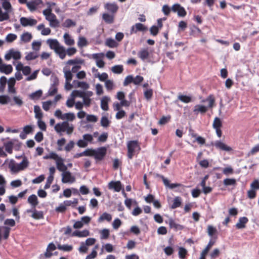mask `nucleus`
I'll return each mask as SVG.
<instances>
[{
	"label": "nucleus",
	"instance_id": "f257e3e1",
	"mask_svg": "<svg viewBox=\"0 0 259 259\" xmlns=\"http://www.w3.org/2000/svg\"><path fill=\"white\" fill-rule=\"evenodd\" d=\"M28 165L29 161L26 157L24 156L22 161L20 163H16L14 161H11L9 163V167L13 173H17L25 169Z\"/></svg>",
	"mask_w": 259,
	"mask_h": 259
},
{
	"label": "nucleus",
	"instance_id": "f03ea898",
	"mask_svg": "<svg viewBox=\"0 0 259 259\" xmlns=\"http://www.w3.org/2000/svg\"><path fill=\"white\" fill-rule=\"evenodd\" d=\"M54 128L58 133L66 132L67 134L70 135L73 132L74 127L72 124H69L68 121H65L56 124Z\"/></svg>",
	"mask_w": 259,
	"mask_h": 259
},
{
	"label": "nucleus",
	"instance_id": "7ed1b4c3",
	"mask_svg": "<svg viewBox=\"0 0 259 259\" xmlns=\"http://www.w3.org/2000/svg\"><path fill=\"white\" fill-rule=\"evenodd\" d=\"M2 5L6 11L3 13L2 9L0 8V22L8 20L10 18L9 14L12 10V5L8 1H3Z\"/></svg>",
	"mask_w": 259,
	"mask_h": 259
},
{
	"label": "nucleus",
	"instance_id": "20e7f679",
	"mask_svg": "<svg viewBox=\"0 0 259 259\" xmlns=\"http://www.w3.org/2000/svg\"><path fill=\"white\" fill-rule=\"evenodd\" d=\"M107 148L101 147L97 149H92V156H93L97 161L102 160L106 155Z\"/></svg>",
	"mask_w": 259,
	"mask_h": 259
},
{
	"label": "nucleus",
	"instance_id": "39448f33",
	"mask_svg": "<svg viewBox=\"0 0 259 259\" xmlns=\"http://www.w3.org/2000/svg\"><path fill=\"white\" fill-rule=\"evenodd\" d=\"M127 157L129 159H132L134 153L140 150V147L137 141H131L127 143Z\"/></svg>",
	"mask_w": 259,
	"mask_h": 259
},
{
	"label": "nucleus",
	"instance_id": "423d86ee",
	"mask_svg": "<svg viewBox=\"0 0 259 259\" xmlns=\"http://www.w3.org/2000/svg\"><path fill=\"white\" fill-rule=\"evenodd\" d=\"M171 11L174 13H177L180 17H184L187 14L184 8L179 4H174L171 7Z\"/></svg>",
	"mask_w": 259,
	"mask_h": 259
},
{
	"label": "nucleus",
	"instance_id": "0eeeda50",
	"mask_svg": "<svg viewBox=\"0 0 259 259\" xmlns=\"http://www.w3.org/2000/svg\"><path fill=\"white\" fill-rule=\"evenodd\" d=\"M62 182L63 183H73L75 181V178L69 171H65L62 174Z\"/></svg>",
	"mask_w": 259,
	"mask_h": 259
},
{
	"label": "nucleus",
	"instance_id": "6e6552de",
	"mask_svg": "<svg viewBox=\"0 0 259 259\" xmlns=\"http://www.w3.org/2000/svg\"><path fill=\"white\" fill-rule=\"evenodd\" d=\"M21 24L24 27L32 26L37 24L36 20L31 18L22 17L20 19Z\"/></svg>",
	"mask_w": 259,
	"mask_h": 259
},
{
	"label": "nucleus",
	"instance_id": "1a4fd4ad",
	"mask_svg": "<svg viewBox=\"0 0 259 259\" xmlns=\"http://www.w3.org/2000/svg\"><path fill=\"white\" fill-rule=\"evenodd\" d=\"M64 72L66 80L65 88L67 90H69L72 87V84L70 83V81L72 80L73 75L71 71L70 70H64Z\"/></svg>",
	"mask_w": 259,
	"mask_h": 259
},
{
	"label": "nucleus",
	"instance_id": "9d476101",
	"mask_svg": "<svg viewBox=\"0 0 259 259\" xmlns=\"http://www.w3.org/2000/svg\"><path fill=\"white\" fill-rule=\"evenodd\" d=\"M47 20L50 22V25L52 27H56L59 25V21L57 20L56 15L52 12L46 17Z\"/></svg>",
	"mask_w": 259,
	"mask_h": 259
},
{
	"label": "nucleus",
	"instance_id": "9b49d317",
	"mask_svg": "<svg viewBox=\"0 0 259 259\" xmlns=\"http://www.w3.org/2000/svg\"><path fill=\"white\" fill-rule=\"evenodd\" d=\"M108 188L114 190L115 192H119L122 189L121 183L120 181H111L108 184Z\"/></svg>",
	"mask_w": 259,
	"mask_h": 259
},
{
	"label": "nucleus",
	"instance_id": "f8f14e48",
	"mask_svg": "<svg viewBox=\"0 0 259 259\" xmlns=\"http://www.w3.org/2000/svg\"><path fill=\"white\" fill-rule=\"evenodd\" d=\"M147 30V27L140 23H136L133 25L131 29V34L137 33L138 31H145Z\"/></svg>",
	"mask_w": 259,
	"mask_h": 259
},
{
	"label": "nucleus",
	"instance_id": "ddd939ff",
	"mask_svg": "<svg viewBox=\"0 0 259 259\" xmlns=\"http://www.w3.org/2000/svg\"><path fill=\"white\" fill-rule=\"evenodd\" d=\"M214 145L216 147V148L225 151H230L232 150V148L226 145L223 142H221V141H217L215 142Z\"/></svg>",
	"mask_w": 259,
	"mask_h": 259
},
{
	"label": "nucleus",
	"instance_id": "4468645a",
	"mask_svg": "<svg viewBox=\"0 0 259 259\" xmlns=\"http://www.w3.org/2000/svg\"><path fill=\"white\" fill-rule=\"evenodd\" d=\"M12 99L13 102L11 101L10 102L11 106L16 105L18 107H21L24 104L22 98L20 96H14Z\"/></svg>",
	"mask_w": 259,
	"mask_h": 259
},
{
	"label": "nucleus",
	"instance_id": "2eb2a0df",
	"mask_svg": "<svg viewBox=\"0 0 259 259\" xmlns=\"http://www.w3.org/2000/svg\"><path fill=\"white\" fill-rule=\"evenodd\" d=\"M57 168L60 171L64 172L67 170V167L64 164V159L62 157H60L56 161Z\"/></svg>",
	"mask_w": 259,
	"mask_h": 259
},
{
	"label": "nucleus",
	"instance_id": "dca6fc26",
	"mask_svg": "<svg viewBox=\"0 0 259 259\" xmlns=\"http://www.w3.org/2000/svg\"><path fill=\"white\" fill-rule=\"evenodd\" d=\"M16 83L15 78L11 77L8 80V91L10 94H16V90L14 87Z\"/></svg>",
	"mask_w": 259,
	"mask_h": 259
},
{
	"label": "nucleus",
	"instance_id": "f3484780",
	"mask_svg": "<svg viewBox=\"0 0 259 259\" xmlns=\"http://www.w3.org/2000/svg\"><path fill=\"white\" fill-rule=\"evenodd\" d=\"M208 110V107L202 105H196L195 106L193 112L195 114H198L199 113L204 114Z\"/></svg>",
	"mask_w": 259,
	"mask_h": 259
},
{
	"label": "nucleus",
	"instance_id": "a211bd4d",
	"mask_svg": "<svg viewBox=\"0 0 259 259\" xmlns=\"http://www.w3.org/2000/svg\"><path fill=\"white\" fill-rule=\"evenodd\" d=\"M13 71V67L11 65L3 64L0 65V72L6 74H9Z\"/></svg>",
	"mask_w": 259,
	"mask_h": 259
},
{
	"label": "nucleus",
	"instance_id": "6ab92c4d",
	"mask_svg": "<svg viewBox=\"0 0 259 259\" xmlns=\"http://www.w3.org/2000/svg\"><path fill=\"white\" fill-rule=\"evenodd\" d=\"M248 219L245 217H243L239 219L238 223L236 224V228L238 229H243L245 227V224L248 222Z\"/></svg>",
	"mask_w": 259,
	"mask_h": 259
},
{
	"label": "nucleus",
	"instance_id": "aec40b11",
	"mask_svg": "<svg viewBox=\"0 0 259 259\" xmlns=\"http://www.w3.org/2000/svg\"><path fill=\"white\" fill-rule=\"evenodd\" d=\"M28 202L30 203L33 208H35L36 206L38 204V201L37 196L32 194L28 198Z\"/></svg>",
	"mask_w": 259,
	"mask_h": 259
},
{
	"label": "nucleus",
	"instance_id": "412c9836",
	"mask_svg": "<svg viewBox=\"0 0 259 259\" xmlns=\"http://www.w3.org/2000/svg\"><path fill=\"white\" fill-rule=\"evenodd\" d=\"M110 101V98L107 96H104L102 98L101 101V108L104 111H108L109 109L108 102Z\"/></svg>",
	"mask_w": 259,
	"mask_h": 259
},
{
	"label": "nucleus",
	"instance_id": "4be33fe9",
	"mask_svg": "<svg viewBox=\"0 0 259 259\" xmlns=\"http://www.w3.org/2000/svg\"><path fill=\"white\" fill-rule=\"evenodd\" d=\"M105 8L109 12L114 14L117 11L118 7L115 3H107L105 5Z\"/></svg>",
	"mask_w": 259,
	"mask_h": 259
},
{
	"label": "nucleus",
	"instance_id": "5701e85b",
	"mask_svg": "<svg viewBox=\"0 0 259 259\" xmlns=\"http://www.w3.org/2000/svg\"><path fill=\"white\" fill-rule=\"evenodd\" d=\"M149 55L150 54L147 49H143L138 53V57L143 61L148 59Z\"/></svg>",
	"mask_w": 259,
	"mask_h": 259
},
{
	"label": "nucleus",
	"instance_id": "b1692460",
	"mask_svg": "<svg viewBox=\"0 0 259 259\" xmlns=\"http://www.w3.org/2000/svg\"><path fill=\"white\" fill-rule=\"evenodd\" d=\"M47 43L49 45L50 48L54 50L55 51L61 46L57 39H49L47 40Z\"/></svg>",
	"mask_w": 259,
	"mask_h": 259
},
{
	"label": "nucleus",
	"instance_id": "393cba45",
	"mask_svg": "<svg viewBox=\"0 0 259 259\" xmlns=\"http://www.w3.org/2000/svg\"><path fill=\"white\" fill-rule=\"evenodd\" d=\"M92 156V149H87L83 152L76 153L74 156V158H78L82 156Z\"/></svg>",
	"mask_w": 259,
	"mask_h": 259
},
{
	"label": "nucleus",
	"instance_id": "a878e982",
	"mask_svg": "<svg viewBox=\"0 0 259 259\" xmlns=\"http://www.w3.org/2000/svg\"><path fill=\"white\" fill-rule=\"evenodd\" d=\"M42 94V91L41 90H38L29 95V98L32 100H37L39 99Z\"/></svg>",
	"mask_w": 259,
	"mask_h": 259
},
{
	"label": "nucleus",
	"instance_id": "bb28decb",
	"mask_svg": "<svg viewBox=\"0 0 259 259\" xmlns=\"http://www.w3.org/2000/svg\"><path fill=\"white\" fill-rule=\"evenodd\" d=\"M55 52L59 55L60 59L63 60L65 58L66 56V50L63 46H60Z\"/></svg>",
	"mask_w": 259,
	"mask_h": 259
},
{
	"label": "nucleus",
	"instance_id": "cd10ccee",
	"mask_svg": "<svg viewBox=\"0 0 259 259\" xmlns=\"http://www.w3.org/2000/svg\"><path fill=\"white\" fill-rule=\"evenodd\" d=\"M168 224L170 228H173L176 230H182L183 228V227L182 225L177 224L171 218H170L168 220Z\"/></svg>",
	"mask_w": 259,
	"mask_h": 259
},
{
	"label": "nucleus",
	"instance_id": "c85d7f7f",
	"mask_svg": "<svg viewBox=\"0 0 259 259\" xmlns=\"http://www.w3.org/2000/svg\"><path fill=\"white\" fill-rule=\"evenodd\" d=\"M63 37L66 45L68 46H72L74 44L75 42L74 39L71 38L68 33H65L64 34Z\"/></svg>",
	"mask_w": 259,
	"mask_h": 259
},
{
	"label": "nucleus",
	"instance_id": "c756f323",
	"mask_svg": "<svg viewBox=\"0 0 259 259\" xmlns=\"http://www.w3.org/2000/svg\"><path fill=\"white\" fill-rule=\"evenodd\" d=\"M102 18L105 22L108 24H111L114 22V16L108 13H104Z\"/></svg>",
	"mask_w": 259,
	"mask_h": 259
},
{
	"label": "nucleus",
	"instance_id": "7c9ffc66",
	"mask_svg": "<svg viewBox=\"0 0 259 259\" xmlns=\"http://www.w3.org/2000/svg\"><path fill=\"white\" fill-rule=\"evenodd\" d=\"M5 150L9 154H12L14 147V143L12 141L4 143Z\"/></svg>",
	"mask_w": 259,
	"mask_h": 259
},
{
	"label": "nucleus",
	"instance_id": "2f4dec72",
	"mask_svg": "<svg viewBox=\"0 0 259 259\" xmlns=\"http://www.w3.org/2000/svg\"><path fill=\"white\" fill-rule=\"evenodd\" d=\"M57 248L59 250H63L64 251L70 252L72 249L73 247L72 245H68V244H64L61 245L60 244H58Z\"/></svg>",
	"mask_w": 259,
	"mask_h": 259
},
{
	"label": "nucleus",
	"instance_id": "473e14b6",
	"mask_svg": "<svg viewBox=\"0 0 259 259\" xmlns=\"http://www.w3.org/2000/svg\"><path fill=\"white\" fill-rule=\"evenodd\" d=\"M181 200L182 199L181 197L179 196L176 197L174 199L173 203L171 205L170 208L171 209H175L177 207H180L182 203Z\"/></svg>",
	"mask_w": 259,
	"mask_h": 259
},
{
	"label": "nucleus",
	"instance_id": "72a5a7b5",
	"mask_svg": "<svg viewBox=\"0 0 259 259\" xmlns=\"http://www.w3.org/2000/svg\"><path fill=\"white\" fill-rule=\"evenodd\" d=\"M34 112L35 113V117L38 119H41L42 117V113L39 106L35 105L34 106Z\"/></svg>",
	"mask_w": 259,
	"mask_h": 259
},
{
	"label": "nucleus",
	"instance_id": "f704fd0d",
	"mask_svg": "<svg viewBox=\"0 0 259 259\" xmlns=\"http://www.w3.org/2000/svg\"><path fill=\"white\" fill-rule=\"evenodd\" d=\"M32 36L31 33L26 32L23 33L21 36V40L25 42H28L31 40Z\"/></svg>",
	"mask_w": 259,
	"mask_h": 259
},
{
	"label": "nucleus",
	"instance_id": "c9c22d12",
	"mask_svg": "<svg viewBox=\"0 0 259 259\" xmlns=\"http://www.w3.org/2000/svg\"><path fill=\"white\" fill-rule=\"evenodd\" d=\"M75 118V114L72 112H69L63 114V116L61 117L62 120L67 119L68 121H72Z\"/></svg>",
	"mask_w": 259,
	"mask_h": 259
},
{
	"label": "nucleus",
	"instance_id": "e433bc0d",
	"mask_svg": "<svg viewBox=\"0 0 259 259\" xmlns=\"http://www.w3.org/2000/svg\"><path fill=\"white\" fill-rule=\"evenodd\" d=\"M112 220V216L110 214L107 212H104L98 219L99 222H102L106 220L108 222H110Z\"/></svg>",
	"mask_w": 259,
	"mask_h": 259
},
{
	"label": "nucleus",
	"instance_id": "4c0bfd02",
	"mask_svg": "<svg viewBox=\"0 0 259 259\" xmlns=\"http://www.w3.org/2000/svg\"><path fill=\"white\" fill-rule=\"evenodd\" d=\"M11 98L8 95H1L0 96V104L3 105L10 103Z\"/></svg>",
	"mask_w": 259,
	"mask_h": 259
},
{
	"label": "nucleus",
	"instance_id": "58836bf2",
	"mask_svg": "<svg viewBox=\"0 0 259 259\" xmlns=\"http://www.w3.org/2000/svg\"><path fill=\"white\" fill-rule=\"evenodd\" d=\"M31 217L36 220L42 219L44 217L43 212L37 211L35 208H34L33 213L31 215Z\"/></svg>",
	"mask_w": 259,
	"mask_h": 259
},
{
	"label": "nucleus",
	"instance_id": "ea45409f",
	"mask_svg": "<svg viewBox=\"0 0 259 259\" xmlns=\"http://www.w3.org/2000/svg\"><path fill=\"white\" fill-rule=\"evenodd\" d=\"M94 76L96 78H98L101 81H106L108 77L107 73L103 72L100 74L99 72L94 74Z\"/></svg>",
	"mask_w": 259,
	"mask_h": 259
},
{
	"label": "nucleus",
	"instance_id": "a19ab883",
	"mask_svg": "<svg viewBox=\"0 0 259 259\" xmlns=\"http://www.w3.org/2000/svg\"><path fill=\"white\" fill-rule=\"evenodd\" d=\"M71 96L72 98H74V99L77 97L83 99L84 98V92L74 90L72 92Z\"/></svg>",
	"mask_w": 259,
	"mask_h": 259
},
{
	"label": "nucleus",
	"instance_id": "79ce46f5",
	"mask_svg": "<svg viewBox=\"0 0 259 259\" xmlns=\"http://www.w3.org/2000/svg\"><path fill=\"white\" fill-rule=\"evenodd\" d=\"M111 70L114 73L120 74L123 70V66L120 65H115L112 67Z\"/></svg>",
	"mask_w": 259,
	"mask_h": 259
},
{
	"label": "nucleus",
	"instance_id": "37998d69",
	"mask_svg": "<svg viewBox=\"0 0 259 259\" xmlns=\"http://www.w3.org/2000/svg\"><path fill=\"white\" fill-rule=\"evenodd\" d=\"M106 45L111 48H113L117 46V43L112 38H108L106 40Z\"/></svg>",
	"mask_w": 259,
	"mask_h": 259
},
{
	"label": "nucleus",
	"instance_id": "c03bdc74",
	"mask_svg": "<svg viewBox=\"0 0 259 259\" xmlns=\"http://www.w3.org/2000/svg\"><path fill=\"white\" fill-rule=\"evenodd\" d=\"M222 126V122L219 117H216L213 121L212 124L214 129L220 128Z\"/></svg>",
	"mask_w": 259,
	"mask_h": 259
},
{
	"label": "nucleus",
	"instance_id": "a18cd8bd",
	"mask_svg": "<svg viewBox=\"0 0 259 259\" xmlns=\"http://www.w3.org/2000/svg\"><path fill=\"white\" fill-rule=\"evenodd\" d=\"M110 121L106 116H102L101 119V125L104 127H107L109 126Z\"/></svg>",
	"mask_w": 259,
	"mask_h": 259
},
{
	"label": "nucleus",
	"instance_id": "49530a36",
	"mask_svg": "<svg viewBox=\"0 0 259 259\" xmlns=\"http://www.w3.org/2000/svg\"><path fill=\"white\" fill-rule=\"evenodd\" d=\"M144 95L147 101L150 100L153 96V90L151 89H146L144 92Z\"/></svg>",
	"mask_w": 259,
	"mask_h": 259
},
{
	"label": "nucleus",
	"instance_id": "de8ad7c7",
	"mask_svg": "<svg viewBox=\"0 0 259 259\" xmlns=\"http://www.w3.org/2000/svg\"><path fill=\"white\" fill-rule=\"evenodd\" d=\"M187 253V250L183 247H180L179 248V256L181 259H184Z\"/></svg>",
	"mask_w": 259,
	"mask_h": 259
},
{
	"label": "nucleus",
	"instance_id": "09e8293b",
	"mask_svg": "<svg viewBox=\"0 0 259 259\" xmlns=\"http://www.w3.org/2000/svg\"><path fill=\"white\" fill-rule=\"evenodd\" d=\"M83 62H84L83 60H82V59L75 58L74 59L69 60L67 62V64H69V65L78 64H81L83 63Z\"/></svg>",
	"mask_w": 259,
	"mask_h": 259
},
{
	"label": "nucleus",
	"instance_id": "8fccbe9b",
	"mask_svg": "<svg viewBox=\"0 0 259 259\" xmlns=\"http://www.w3.org/2000/svg\"><path fill=\"white\" fill-rule=\"evenodd\" d=\"M75 82H76L78 87H80L83 90H87L89 88V84L85 82L75 81V80L73 81L74 83H75Z\"/></svg>",
	"mask_w": 259,
	"mask_h": 259
},
{
	"label": "nucleus",
	"instance_id": "3c124183",
	"mask_svg": "<svg viewBox=\"0 0 259 259\" xmlns=\"http://www.w3.org/2000/svg\"><path fill=\"white\" fill-rule=\"evenodd\" d=\"M17 36L15 34L9 33L6 37V40L8 42H12L17 39Z\"/></svg>",
	"mask_w": 259,
	"mask_h": 259
},
{
	"label": "nucleus",
	"instance_id": "603ef678",
	"mask_svg": "<svg viewBox=\"0 0 259 259\" xmlns=\"http://www.w3.org/2000/svg\"><path fill=\"white\" fill-rule=\"evenodd\" d=\"M38 56V55L37 53L30 52L25 56V59L28 61L32 60L37 58Z\"/></svg>",
	"mask_w": 259,
	"mask_h": 259
},
{
	"label": "nucleus",
	"instance_id": "864d4df0",
	"mask_svg": "<svg viewBox=\"0 0 259 259\" xmlns=\"http://www.w3.org/2000/svg\"><path fill=\"white\" fill-rule=\"evenodd\" d=\"M75 25V22L70 19H66L63 23V26L67 28H69L71 26H74Z\"/></svg>",
	"mask_w": 259,
	"mask_h": 259
},
{
	"label": "nucleus",
	"instance_id": "5fc2aeb1",
	"mask_svg": "<svg viewBox=\"0 0 259 259\" xmlns=\"http://www.w3.org/2000/svg\"><path fill=\"white\" fill-rule=\"evenodd\" d=\"M77 45L79 48H82L87 45V41L85 37H80L77 42Z\"/></svg>",
	"mask_w": 259,
	"mask_h": 259
},
{
	"label": "nucleus",
	"instance_id": "6e6d98bb",
	"mask_svg": "<svg viewBox=\"0 0 259 259\" xmlns=\"http://www.w3.org/2000/svg\"><path fill=\"white\" fill-rule=\"evenodd\" d=\"M178 99L182 102L185 103H188L191 101V98L185 95H179L178 96Z\"/></svg>",
	"mask_w": 259,
	"mask_h": 259
},
{
	"label": "nucleus",
	"instance_id": "4d7b16f0",
	"mask_svg": "<svg viewBox=\"0 0 259 259\" xmlns=\"http://www.w3.org/2000/svg\"><path fill=\"white\" fill-rule=\"evenodd\" d=\"M7 82V79L5 76H3L0 78V90L2 91L4 90Z\"/></svg>",
	"mask_w": 259,
	"mask_h": 259
},
{
	"label": "nucleus",
	"instance_id": "13d9d810",
	"mask_svg": "<svg viewBox=\"0 0 259 259\" xmlns=\"http://www.w3.org/2000/svg\"><path fill=\"white\" fill-rule=\"evenodd\" d=\"M12 58L15 60H19L21 58V55L19 51H15L13 49H11Z\"/></svg>",
	"mask_w": 259,
	"mask_h": 259
},
{
	"label": "nucleus",
	"instance_id": "bf43d9fd",
	"mask_svg": "<svg viewBox=\"0 0 259 259\" xmlns=\"http://www.w3.org/2000/svg\"><path fill=\"white\" fill-rule=\"evenodd\" d=\"M109 231L107 229H104L102 230L101 233V239H106L109 237Z\"/></svg>",
	"mask_w": 259,
	"mask_h": 259
},
{
	"label": "nucleus",
	"instance_id": "052dcab7",
	"mask_svg": "<svg viewBox=\"0 0 259 259\" xmlns=\"http://www.w3.org/2000/svg\"><path fill=\"white\" fill-rule=\"evenodd\" d=\"M205 101L208 102V107L211 108L212 107L214 103V99L212 95H209L205 100H203V102H204Z\"/></svg>",
	"mask_w": 259,
	"mask_h": 259
},
{
	"label": "nucleus",
	"instance_id": "680f3d73",
	"mask_svg": "<svg viewBox=\"0 0 259 259\" xmlns=\"http://www.w3.org/2000/svg\"><path fill=\"white\" fill-rule=\"evenodd\" d=\"M223 183L225 186L235 185L236 180L234 179H226L224 180Z\"/></svg>",
	"mask_w": 259,
	"mask_h": 259
},
{
	"label": "nucleus",
	"instance_id": "e2e57ef3",
	"mask_svg": "<svg viewBox=\"0 0 259 259\" xmlns=\"http://www.w3.org/2000/svg\"><path fill=\"white\" fill-rule=\"evenodd\" d=\"M52 103L53 102L51 100L42 102V108L44 110L48 111L50 109Z\"/></svg>",
	"mask_w": 259,
	"mask_h": 259
},
{
	"label": "nucleus",
	"instance_id": "0e129e2a",
	"mask_svg": "<svg viewBox=\"0 0 259 259\" xmlns=\"http://www.w3.org/2000/svg\"><path fill=\"white\" fill-rule=\"evenodd\" d=\"M134 77L132 75H130L127 76L123 82V85L127 86L128 84L133 82Z\"/></svg>",
	"mask_w": 259,
	"mask_h": 259
},
{
	"label": "nucleus",
	"instance_id": "69168bd1",
	"mask_svg": "<svg viewBox=\"0 0 259 259\" xmlns=\"http://www.w3.org/2000/svg\"><path fill=\"white\" fill-rule=\"evenodd\" d=\"M171 11V8H170L167 5H164L162 8V11L163 14L168 16Z\"/></svg>",
	"mask_w": 259,
	"mask_h": 259
},
{
	"label": "nucleus",
	"instance_id": "338daca9",
	"mask_svg": "<svg viewBox=\"0 0 259 259\" xmlns=\"http://www.w3.org/2000/svg\"><path fill=\"white\" fill-rule=\"evenodd\" d=\"M66 210V207L65 204L63 203L60 204L58 207H57L55 208V210L58 212L63 213Z\"/></svg>",
	"mask_w": 259,
	"mask_h": 259
},
{
	"label": "nucleus",
	"instance_id": "774afa93",
	"mask_svg": "<svg viewBox=\"0 0 259 259\" xmlns=\"http://www.w3.org/2000/svg\"><path fill=\"white\" fill-rule=\"evenodd\" d=\"M259 152V144L254 146L251 150L248 153V156L252 155L255 154L256 153Z\"/></svg>",
	"mask_w": 259,
	"mask_h": 259
}]
</instances>
